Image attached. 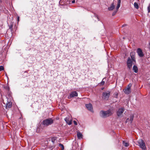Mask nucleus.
Wrapping results in <instances>:
<instances>
[{"label":"nucleus","instance_id":"obj_11","mask_svg":"<svg viewBox=\"0 0 150 150\" xmlns=\"http://www.w3.org/2000/svg\"><path fill=\"white\" fill-rule=\"evenodd\" d=\"M77 137L79 139H81L83 135L81 133L79 132H77Z\"/></svg>","mask_w":150,"mask_h":150},{"label":"nucleus","instance_id":"obj_27","mask_svg":"<svg viewBox=\"0 0 150 150\" xmlns=\"http://www.w3.org/2000/svg\"><path fill=\"white\" fill-rule=\"evenodd\" d=\"M148 11L149 13H150V3L148 7Z\"/></svg>","mask_w":150,"mask_h":150},{"label":"nucleus","instance_id":"obj_26","mask_svg":"<svg viewBox=\"0 0 150 150\" xmlns=\"http://www.w3.org/2000/svg\"><path fill=\"white\" fill-rule=\"evenodd\" d=\"M4 68L3 66H0V71L4 70Z\"/></svg>","mask_w":150,"mask_h":150},{"label":"nucleus","instance_id":"obj_23","mask_svg":"<svg viewBox=\"0 0 150 150\" xmlns=\"http://www.w3.org/2000/svg\"><path fill=\"white\" fill-rule=\"evenodd\" d=\"M4 88L7 91H9V87L7 86H5L4 87Z\"/></svg>","mask_w":150,"mask_h":150},{"label":"nucleus","instance_id":"obj_29","mask_svg":"<svg viewBox=\"0 0 150 150\" xmlns=\"http://www.w3.org/2000/svg\"><path fill=\"white\" fill-rule=\"evenodd\" d=\"M117 93L115 94L114 95V96L115 97L117 98Z\"/></svg>","mask_w":150,"mask_h":150},{"label":"nucleus","instance_id":"obj_5","mask_svg":"<svg viewBox=\"0 0 150 150\" xmlns=\"http://www.w3.org/2000/svg\"><path fill=\"white\" fill-rule=\"evenodd\" d=\"M127 67L129 69H131L132 68V59L130 57H129L128 58L127 60Z\"/></svg>","mask_w":150,"mask_h":150},{"label":"nucleus","instance_id":"obj_3","mask_svg":"<svg viewBox=\"0 0 150 150\" xmlns=\"http://www.w3.org/2000/svg\"><path fill=\"white\" fill-rule=\"evenodd\" d=\"M140 147L144 150H146V147L144 141L142 139H140L137 141Z\"/></svg>","mask_w":150,"mask_h":150},{"label":"nucleus","instance_id":"obj_12","mask_svg":"<svg viewBox=\"0 0 150 150\" xmlns=\"http://www.w3.org/2000/svg\"><path fill=\"white\" fill-rule=\"evenodd\" d=\"M64 120L67 123L68 125H70L71 124V120H69L68 118L66 117Z\"/></svg>","mask_w":150,"mask_h":150},{"label":"nucleus","instance_id":"obj_21","mask_svg":"<svg viewBox=\"0 0 150 150\" xmlns=\"http://www.w3.org/2000/svg\"><path fill=\"white\" fill-rule=\"evenodd\" d=\"M134 117V115H132L130 116V120L131 121V123H132V122L133 120Z\"/></svg>","mask_w":150,"mask_h":150},{"label":"nucleus","instance_id":"obj_9","mask_svg":"<svg viewBox=\"0 0 150 150\" xmlns=\"http://www.w3.org/2000/svg\"><path fill=\"white\" fill-rule=\"evenodd\" d=\"M78 96V94L76 91H73L70 93L69 97H68L69 99H70L71 98H73L74 97L77 96Z\"/></svg>","mask_w":150,"mask_h":150},{"label":"nucleus","instance_id":"obj_20","mask_svg":"<svg viewBox=\"0 0 150 150\" xmlns=\"http://www.w3.org/2000/svg\"><path fill=\"white\" fill-rule=\"evenodd\" d=\"M134 7L137 9H138L139 8V6L138 4L136 2H135L134 4Z\"/></svg>","mask_w":150,"mask_h":150},{"label":"nucleus","instance_id":"obj_28","mask_svg":"<svg viewBox=\"0 0 150 150\" xmlns=\"http://www.w3.org/2000/svg\"><path fill=\"white\" fill-rule=\"evenodd\" d=\"M73 122H74V124L75 125H77V122L75 121V120H74V121H73Z\"/></svg>","mask_w":150,"mask_h":150},{"label":"nucleus","instance_id":"obj_8","mask_svg":"<svg viewBox=\"0 0 150 150\" xmlns=\"http://www.w3.org/2000/svg\"><path fill=\"white\" fill-rule=\"evenodd\" d=\"M110 95V92H103V97L105 99L108 100Z\"/></svg>","mask_w":150,"mask_h":150},{"label":"nucleus","instance_id":"obj_14","mask_svg":"<svg viewBox=\"0 0 150 150\" xmlns=\"http://www.w3.org/2000/svg\"><path fill=\"white\" fill-rule=\"evenodd\" d=\"M134 55L135 53L134 52H132L130 53V55L131 56L132 59L133 61H135Z\"/></svg>","mask_w":150,"mask_h":150},{"label":"nucleus","instance_id":"obj_25","mask_svg":"<svg viewBox=\"0 0 150 150\" xmlns=\"http://www.w3.org/2000/svg\"><path fill=\"white\" fill-rule=\"evenodd\" d=\"M118 10H117V8H116V10L115 11H114L112 13V16H114L116 13L118 11Z\"/></svg>","mask_w":150,"mask_h":150},{"label":"nucleus","instance_id":"obj_34","mask_svg":"<svg viewBox=\"0 0 150 150\" xmlns=\"http://www.w3.org/2000/svg\"><path fill=\"white\" fill-rule=\"evenodd\" d=\"M24 72L25 73H27V71H25Z\"/></svg>","mask_w":150,"mask_h":150},{"label":"nucleus","instance_id":"obj_33","mask_svg":"<svg viewBox=\"0 0 150 150\" xmlns=\"http://www.w3.org/2000/svg\"><path fill=\"white\" fill-rule=\"evenodd\" d=\"M19 16H18V21H19Z\"/></svg>","mask_w":150,"mask_h":150},{"label":"nucleus","instance_id":"obj_4","mask_svg":"<svg viewBox=\"0 0 150 150\" xmlns=\"http://www.w3.org/2000/svg\"><path fill=\"white\" fill-rule=\"evenodd\" d=\"M125 110L123 107L119 108L116 112V114L119 117H121L122 116V114Z\"/></svg>","mask_w":150,"mask_h":150},{"label":"nucleus","instance_id":"obj_30","mask_svg":"<svg viewBox=\"0 0 150 150\" xmlns=\"http://www.w3.org/2000/svg\"><path fill=\"white\" fill-rule=\"evenodd\" d=\"M129 118H127V120H126V122H128L129 121Z\"/></svg>","mask_w":150,"mask_h":150},{"label":"nucleus","instance_id":"obj_16","mask_svg":"<svg viewBox=\"0 0 150 150\" xmlns=\"http://www.w3.org/2000/svg\"><path fill=\"white\" fill-rule=\"evenodd\" d=\"M133 70L135 73H137L138 72V68L137 66L136 65H134L133 68Z\"/></svg>","mask_w":150,"mask_h":150},{"label":"nucleus","instance_id":"obj_31","mask_svg":"<svg viewBox=\"0 0 150 150\" xmlns=\"http://www.w3.org/2000/svg\"><path fill=\"white\" fill-rule=\"evenodd\" d=\"M127 25L126 24H124L122 25V27H123L125 26H127Z\"/></svg>","mask_w":150,"mask_h":150},{"label":"nucleus","instance_id":"obj_17","mask_svg":"<svg viewBox=\"0 0 150 150\" xmlns=\"http://www.w3.org/2000/svg\"><path fill=\"white\" fill-rule=\"evenodd\" d=\"M121 0H118L117 2V5L116 7L117 10H118L120 5Z\"/></svg>","mask_w":150,"mask_h":150},{"label":"nucleus","instance_id":"obj_2","mask_svg":"<svg viewBox=\"0 0 150 150\" xmlns=\"http://www.w3.org/2000/svg\"><path fill=\"white\" fill-rule=\"evenodd\" d=\"M54 120L52 118H49L44 120L42 122L45 126H47L53 123Z\"/></svg>","mask_w":150,"mask_h":150},{"label":"nucleus","instance_id":"obj_18","mask_svg":"<svg viewBox=\"0 0 150 150\" xmlns=\"http://www.w3.org/2000/svg\"><path fill=\"white\" fill-rule=\"evenodd\" d=\"M122 144L123 145L126 147H127L129 145L128 143L125 142L124 141H123Z\"/></svg>","mask_w":150,"mask_h":150},{"label":"nucleus","instance_id":"obj_13","mask_svg":"<svg viewBox=\"0 0 150 150\" xmlns=\"http://www.w3.org/2000/svg\"><path fill=\"white\" fill-rule=\"evenodd\" d=\"M115 6L114 3L112 4L108 8V9L110 11H112L114 8Z\"/></svg>","mask_w":150,"mask_h":150},{"label":"nucleus","instance_id":"obj_22","mask_svg":"<svg viewBox=\"0 0 150 150\" xmlns=\"http://www.w3.org/2000/svg\"><path fill=\"white\" fill-rule=\"evenodd\" d=\"M59 147L61 148L62 150H63L64 149V145L61 144H59Z\"/></svg>","mask_w":150,"mask_h":150},{"label":"nucleus","instance_id":"obj_24","mask_svg":"<svg viewBox=\"0 0 150 150\" xmlns=\"http://www.w3.org/2000/svg\"><path fill=\"white\" fill-rule=\"evenodd\" d=\"M104 79H105V78H103V79L102 81L100 83V84L101 85H103L104 84L105 82V81H103Z\"/></svg>","mask_w":150,"mask_h":150},{"label":"nucleus","instance_id":"obj_6","mask_svg":"<svg viewBox=\"0 0 150 150\" xmlns=\"http://www.w3.org/2000/svg\"><path fill=\"white\" fill-rule=\"evenodd\" d=\"M132 84L130 83L128 85V87L127 88L124 89V92L126 94H128L131 92L130 88Z\"/></svg>","mask_w":150,"mask_h":150},{"label":"nucleus","instance_id":"obj_1","mask_svg":"<svg viewBox=\"0 0 150 150\" xmlns=\"http://www.w3.org/2000/svg\"><path fill=\"white\" fill-rule=\"evenodd\" d=\"M113 114V112L110 109H109L106 111L101 110L100 112V116L103 118H105L111 116Z\"/></svg>","mask_w":150,"mask_h":150},{"label":"nucleus","instance_id":"obj_19","mask_svg":"<svg viewBox=\"0 0 150 150\" xmlns=\"http://www.w3.org/2000/svg\"><path fill=\"white\" fill-rule=\"evenodd\" d=\"M13 24L12 23H11L10 24V25H9V29L11 30V31L12 32L13 31Z\"/></svg>","mask_w":150,"mask_h":150},{"label":"nucleus","instance_id":"obj_15","mask_svg":"<svg viewBox=\"0 0 150 150\" xmlns=\"http://www.w3.org/2000/svg\"><path fill=\"white\" fill-rule=\"evenodd\" d=\"M12 105V103L11 102H8L6 104V108H11Z\"/></svg>","mask_w":150,"mask_h":150},{"label":"nucleus","instance_id":"obj_32","mask_svg":"<svg viewBox=\"0 0 150 150\" xmlns=\"http://www.w3.org/2000/svg\"><path fill=\"white\" fill-rule=\"evenodd\" d=\"M75 2V0H73L72 1V3H74Z\"/></svg>","mask_w":150,"mask_h":150},{"label":"nucleus","instance_id":"obj_10","mask_svg":"<svg viewBox=\"0 0 150 150\" xmlns=\"http://www.w3.org/2000/svg\"><path fill=\"white\" fill-rule=\"evenodd\" d=\"M86 108L89 111L92 112L93 111V107L91 104L89 103L86 105Z\"/></svg>","mask_w":150,"mask_h":150},{"label":"nucleus","instance_id":"obj_7","mask_svg":"<svg viewBox=\"0 0 150 150\" xmlns=\"http://www.w3.org/2000/svg\"><path fill=\"white\" fill-rule=\"evenodd\" d=\"M137 52L140 57H142L144 56V54L141 49L140 48H138L137 50Z\"/></svg>","mask_w":150,"mask_h":150}]
</instances>
